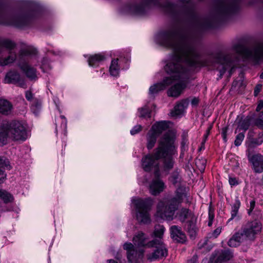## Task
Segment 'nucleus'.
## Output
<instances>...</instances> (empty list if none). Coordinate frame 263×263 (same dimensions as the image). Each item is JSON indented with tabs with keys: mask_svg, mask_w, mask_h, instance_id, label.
Masks as SVG:
<instances>
[{
	"mask_svg": "<svg viewBox=\"0 0 263 263\" xmlns=\"http://www.w3.org/2000/svg\"><path fill=\"white\" fill-rule=\"evenodd\" d=\"M180 6L168 0H130L122 9V13L137 16L146 15L154 6L161 8L166 13L186 24L181 26L174 25L158 33L156 42L172 50L171 61L165 67L171 74L162 82L154 84L149 88L148 95L154 98L160 91L175 83L167 91L169 96L178 97L186 87L189 79L188 66L193 68L203 66H212L219 72L221 79L227 70L231 77L236 67L237 58L230 53L219 51L205 59L201 55L196 44L199 31L213 27L216 22L237 13L239 9L237 0H216L213 15L208 17L200 16L196 12L191 0H178Z\"/></svg>",
	"mask_w": 263,
	"mask_h": 263,
	"instance_id": "obj_1",
	"label": "nucleus"
},
{
	"mask_svg": "<svg viewBox=\"0 0 263 263\" xmlns=\"http://www.w3.org/2000/svg\"><path fill=\"white\" fill-rule=\"evenodd\" d=\"M175 139L174 133L168 130L160 137L158 146L155 149L156 158L162 160V168L164 172H169L174 167L175 161L173 156L177 153Z\"/></svg>",
	"mask_w": 263,
	"mask_h": 263,
	"instance_id": "obj_2",
	"label": "nucleus"
},
{
	"mask_svg": "<svg viewBox=\"0 0 263 263\" xmlns=\"http://www.w3.org/2000/svg\"><path fill=\"white\" fill-rule=\"evenodd\" d=\"M23 4L25 10L6 12L0 9V24L18 28L28 26L36 14V9L34 4L29 0H24Z\"/></svg>",
	"mask_w": 263,
	"mask_h": 263,
	"instance_id": "obj_3",
	"label": "nucleus"
},
{
	"mask_svg": "<svg viewBox=\"0 0 263 263\" xmlns=\"http://www.w3.org/2000/svg\"><path fill=\"white\" fill-rule=\"evenodd\" d=\"M186 196V187L183 186H179L175 192V196L164 198L158 202L157 206V216L164 220H173L179 205Z\"/></svg>",
	"mask_w": 263,
	"mask_h": 263,
	"instance_id": "obj_4",
	"label": "nucleus"
},
{
	"mask_svg": "<svg viewBox=\"0 0 263 263\" xmlns=\"http://www.w3.org/2000/svg\"><path fill=\"white\" fill-rule=\"evenodd\" d=\"M9 138L14 141H25L27 138L25 125L21 121L14 120L0 126V141L4 144Z\"/></svg>",
	"mask_w": 263,
	"mask_h": 263,
	"instance_id": "obj_5",
	"label": "nucleus"
},
{
	"mask_svg": "<svg viewBox=\"0 0 263 263\" xmlns=\"http://www.w3.org/2000/svg\"><path fill=\"white\" fill-rule=\"evenodd\" d=\"M232 50L237 55L241 56L246 59H249L255 62H258L263 60V45L258 44L251 47L237 44L232 47Z\"/></svg>",
	"mask_w": 263,
	"mask_h": 263,
	"instance_id": "obj_6",
	"label": "nucleus"
},
{
	"mask_svg": "<svg viewBox=\"0 0 263 263\" xmlns=\"http://www.w3.org/2000/svg\"><path fill=\"white\" fill-rule=\"evenodd\" d=\"M16 44L9 39L0 38V66L13 63L16 59V53L13 49Z\"/></svg>",
	"mask_w": 263,
	"mask_h": 263,
	"instance_id": "obj_7",
	"label": "nucleus"
},
{
	"mask_svg": "<svg viewBox=\"0 0 263 263\" xmlns=\"http://www.w3.org/2000/svg\"><path fill=\"white\" fill-rule=\"evenodd\" d=\"M136 210L137 220L142 223H147L151 221L149 211L152 205V200L149 199L141 198L133 200Z\"/></svg>",
	"mask_w": 263,
	"mask_h": 263,
	"instance_id": "obj_8",
	"label": "nucleus"
},
{
	"mask_svg": "<svg viewBox=\"0 0 263 263\" xmlns=\"http://www.w3.org/2000/svg\"><path fill=\"white\" fill-rule=\"evenodd\" d=\"M32 53L33 51L31 49H22L19 53L18 66L27 78L31 81H35L38 79L36 69L23 59L24 57L29 56Z\"/></svg>",
	"mask_w": 263,
	"mask_h": 263,
	"instance_id": "obj_9",
	"label": "nucleus"
},
{
	"mask_svg": "<svg viewBox=\"0 0 263 263\" xmlns=\"http://www.w3.org/2000/svg\"><path fill=\"white\" fill-rule=\"evenodd\" d=\"M147 247L155 249L153 252L146 255L147 259L150 261L162 259L166 257L168 254L166 246L160 239H154L148 241Z\"/></svg>",
	"mask_w": 263,
	"mask_h": 263,
	"instance_id": "obj_10",
	"label": "nucleus"
},
{
	"mask_svg": "<svg viewBox=\"0 0 263 263\" xmlns=\"http://www.w3.org/2000/svg\"><path fill=\"white\" fill-rule=\"evenodd\" d=\"M261 230V223L256 220H254L249 221L245 225L242 226L240 231L246 239L254 240L256 235L260 232Z\"/></svg>",
	"mask_w": 263,
	"mask_h": 263,
	"instance_id": "obj_11",
	"label": "nucleus"
},
{
	"mask_svg": "<svg viewBox=\"0 0 263 263\" xmlns=\"http://www.w3.org/2000/svg\"><path fill=\"white\" fill-rule=\"evenodd\" d=\"M159 160V159L156 158L155 152L153 154L147 155L142 159V168L146 172L154 170L155 176L159 177L160 175Z\"/></svg>",
	"mask_w": 263,
	"mask_h": 263,
	"instance_id": "obj_12",
	"label": "nucleus"
},
{
	"mask_svg": "<svg viewBox=\"0 0 263 263\" xmlns=\"http://www.w3.org/2000/svg\"><path fill=\"white\" fill-rule=\"evenodd\" d=\"M123 248L127 251V258L130 263H142L144 255V250L139 249L137 250L131 243L126 242Z\"/></svg>",
	"mask_w": 263,
	"mask_h": 263,
	"instance_id": "obj_13",
	"label": "nucleus"
},
{
	"mask_svg": "<svg viewBox=\"0 0 263 263\" xmlns=\"http://www.w3.org/2000/svg\"><path fill=\"white\" fill-rule=\"evenodd\" d=\"M5 83L16 84L18 86L26 88L25 79L22 77L20 72L15 69H11L7 72L4 79Z\"/></svg>",
	"mask_w": 263,
	"mask_h": 263,
	"instance_id": "obj_14",
	"label": "nucleus"
},
{
	"mask_svg": "<svg viewBox=\"0 0 263 263\" xmlns=\"http://www.w3.org/2000/svg\"><path fill=\"white\" fill-rule=\"evenodd\" d=\"M159 177L155 176V178L149 184V192L152 195L154 196L159 195L166 187L165 183L160 179Z\"/></svg>",
	"mask_w": 263,
	"mask_h": 263,
	"instance_id": "obj_15",
	"label": "nucleus"
},
{
	"mask_svg": "<svg viewBox=\"0 0 263 263\" xmlns=\"http://www.w3.org/2000/svg\"><path fill=\"white\" fill-rule=\"evenodd\" d=\"M249 161L252 164L253 169L256 173H260L263 172V156L257 154L249 157Z\"/></svg>",
	"mask_w": 263,
	"mask_h": 263,
	"instance_id": "obj_16",
	"label": "nucleus"
},
{
	"mask_svg": "<svg viewBox=\"0 0 263 263\" xmlns=\"http://www.w3.org/2000/svg\"><path fill=\"white\" fill-rule=\"evenodd\" d=\"M171 236L173 240L177 242L183 243L186 240V236L181 231L180 228L177 226H173L170 228Z\"/></svg>",
	"mask_w": 263,
	"mask_h": 263,
	"instance_id": "obj_17",
	"label": "nucleus"
},
{
	"mask_svg": "<svg viewBox=\"0 0 263 263\" xmlns=\"http://www.w3.org/2000/svg\"><path fill=\"white\" fill-rule=\"evenodd\" d=\"M246 238L240 230L236 232L228 242V245L231 247H237L241 244Z\"/></svg>",
	"mask_w": 263,
	"mask_h": 263,
	"instance_id": "obj_18",
	"label": "nucleus"
},
{
	"mask_svg": "<svg viewBox=\"0 0 263 263\" xmlns=\"http://www.w3.org/2000/svg\"><path fill=\"white\" fill-rule=\"evenodd\" d=\"M240 206V201L238 197H236L235 200V202L232 205L231 211V218L228 220V222L232 220L235 221H239L241 219V215L239 214L238 211Z\"/></svg>",
	"mask_w": 263,
	"mask_h": 263,
	"instance_id": "obj_19",
	"label": "nucleus"
},
{
	"mask_svg": "<svg viewBox=\"0 0 263 263\" xmlns=\"http://www.w3.org/2000/svg\"><path fill=\"white\" fill-rule=\"evenodd\" d=\"M217 257L214 263H222L233 257V253L230 250H221L216 253Z\"/></svg>",
	"mask_w": 263,
	"mask_h": 263,
	"instance_id": "obj_20",
	"label": "nucleus"
},
{
	"mask_svg": "<svg viewBox=\"0 0 263 263\" xmlns=\"http://www.w3.org/2000/svg\"><path fill=\"white\" fill-rule=\"evenodd\" d=\"M147 237L142 232H139L133 237V242L135 246L140 247H147Z\"/></svg>",
	"mask_w": 263,
	"mask_h": 263,
	"instance_id": "obj_21",
	"label": "nucleus"
},
{
	"mask_svg": "<svg viewBox=\"0 0 263 263\" xmlns=\"http://www.w3.org/2000/svg\"><path fill=\"white\" fill-rule=\"evenodd\" d=\"M168 127V122L165 121H162L153 125L151 130L158 136H159L163 131L166 130Z\"/></svg>",
	"mask_w": 263,
	"mask_h": 263,
	"instance_id": "obj_22",
	"label": "nucleus"
},
{
	"mask_svg": "<svg viewBox=\"0 0 263 263\" xmlns=\"http://www.w3.org/2000/svg\"><path fill=\"white\" fill-rule=\"evenodd\" d=\"M12 109V104L7 100L0 99V113L8 115L11 112Z\"/></svg>",
	"mask_w": 263,
	"mask_h": 263,
	"instance_id": "obj_23",
	"label": "nucleus"
},
{
	"mask_svg": "<svg viewBox=\"0 0 263 263\" xmlns=\"http://www.w3.org/2000/svg\"><path fill=\"white\" fill-rule=\"evenodd\" d=\"M9 161L5 157H0V184L4 182L6 178V174L3 170V168L6 167L9 169L10 166L8 164Z\"/></svg>",
	"mask_w": 263,
	"mask_h": 263,
	"instance_id": "obj_24",
	"label": "nucleus"
},
{
	"mask_svg": "<svg viewBox=\"0 0 263 263\" xmlns=\"http://www.w3.org/2000/svg\"><path fill=\"white\" fill-rule=\"evenodd\" d=\"M189 102L187 100H182L179 102L175 107L174 110L172 112L173 116H178L181 115L184 109L187 107Z\"/></svg>",
	"mask_w": 263,
	"mask_h": 263,
	"instance_id": "obj_25",
	"label": "nucleus"
},
{
	"mask_svg": "<svg viewBox=\"0 0 263 263\" xmlns=\"http://www.w3.org/2000/svg\"><path fill=\"white\" fill-rule=\"evenodd\" d=\"M158 136L154 132L151 130H149L147 134V147L148 149L154 147Z\"/></svg>",
	"mask_w": 263,
	"mask_h": 263,
	"instance_id": "obj_26",
	"label": "nucleus"
},
{
	"mask_svg": "<svg viewBox=\"0 0 263 263\" xmlns=\"http://www.w3.org/2000/svg\"><path fill=\"white\" fill-rule=\"evenodd\" d=\"M185 228L191 238H193L195 237L197 229L194 219L187 222Z\"/></svg>",
	"mask_w": 263,
	"mask_h": 263,
	"instance_id": "obj_27",
	"label": "nucleus"
},
{
	"mask_svg": "<svg viewBox=\"0 0 263 263\" xmlns=\"http://www.w3.org/2000/svg\"><path fill=\"white\" fill-rule=\"evenodd\" d=\"M169 180L172 183V184L175 185L179 184L182 181L180 171L178 169L175 170L172 173Z\"/></svg>",
	"mask_w": 263,
	"mask_h": 263,
	"instance_id": "obj_28",
	"label": "nucleus"
},
{
	"mask_svg": "<svg viewBox=\"0 0 263 263\" xmlns=\"http://www.w3.org/2000/svg\"><path fill=\"white\" fill-rule=\"evenodd\" d=\"M105 57L101 54H96L89 57L88 62L89 66L95 67L98 65L99 62L103 61Z\"/></svg>",
	"mask_w": 263,
	"mask_h": 263,
	"instance_id": "obj_29",
	"label": "nucleus"
},
{
	"mask_svg": "<svg viewBox=\"0 0 263 263\" xmlns=\"http://www.w3.org/2000/svg\"><path fill=\"white\" fill-rule=\"evenodd\" d=\"M262 109H263V101H260L256 107V110L259 111ZM255 124L258 127L263 128V110L259 115L258 118L256 120Z\"/></svg>",
	"mask_w": 263,
	"mask_h": 263,
	"instance_id": "obj_30",
	"label": "nucleus"
},
{
	"mask_svg": "<svg viewBox=\"0 0 263 263\" xmlns=\"http://www.w3.org/2000/svg\"><path fill=\"white\" fill-rule=\"evenodd\" d=\"M118 59H114L112 60L109 68V72L112 76L117 77L119 73V66L118 63Z\"/></svg>",
	"mask_w": 263,
	"mask_h": 263,
	"instance_id": "obj_31",
	"label": "nucleus"
},
{
	"mask_svg": "<svg viewBox=\"0 0 263 263\" xmlns=\"http://www.w3.org/2000/svg\"><path fill=\"white\" fill-rule=\"evenodd\" d=\"M251 122V118L247 117L243 119L240 121L238 123V128L240 129L243 130L245 133L249 127Z\"/></svg>",
	"mask_w": 263,
	"mask_h": 263,
	"instance_id": "obj_32",
	"label": "nucleus"
},
{
	"mask_svg": "<svg viewBox=\"0 0 263 263\" xmlns=\"http://www.w3.org/2000/svg\"><path fill=\"white\" fill-rule=\"evenodd\" d=\"M151 111L147 106H144L138 109V116L141 118H151Z\"/></svg>",
	"mask_w": 263,
	"mask_h": 263,
	"instance_id": "obj_33",
	"label": "nucleus"
},
{
	"mask_svg": "<svg viewBox=\"0 0 263 263\" xmlns=\"http://www.w3.org/2000/svg\"><path fill=\"white\" fill-rule=\"evenodd\" d=\"M164 229V227L162 225L156 226L154 231V235L155 237L154 239H160L162 240Z\"/></svg>",
	"mask_w": 263,
	"mask_h": 263,
	"instance_id": "obj_34",
	"label": "nucleus"
},
{
	"mask_svg": "<svg viewBox=\"0 0 263 263\" xmlns=\"http://www.w3.org/2000/svg\"><path fill=\"white\" fill-rule=\"evenodd\" d=\"M188 149V140L185 135L182 136V141L181 143V154L180 156L183 157L184 153Z\"/></svg>",
	"mask_w": 263,
	"mask_h": 263,
	"instance_id": "obj_35",
	"label": "nucleus"
},
{
	"mask_svg": "<svg viewBox=\"0 0 263 263\" xmlns=\"http://www.w3.org/2000/svg\"><path fill=\"white\" fill-rule=\"evenodd\" d=\"M0 198L3 200L4 202L7 203L13 200L11 195L7 191L0 190Z\"/></svg>",
	"mask_w": 263,
	"mask_h": 263,
	"instance_id": "obj_36",
	"label": "nucleus"
},
{
	"mask_svg": "<svg viewBox=\"0 0 263 263\" xmlns=\"http://www.w3.org/2000/svg\"><path fill=\"white\" fill-rule=\"evenodd\" d=\"M189 214V210L183 208L181 210L180 213L179 215V219L181 222H184L187 218Z\"/></svg>",
	"mask_w": 263,
	"mask_h": 263,
	"instance_id": "obj_37",
	"label": "nucleus"
},
{
	"mask_svg": "<svg viewBox=\"0 0 263 263\" xmlns=\"http://www.w3.org/2000/svg\"><path fill=\"white\" fill-rule=\"evenodd\" d=\"M245 138V133H241L238 134L236 137L234 141V144L238 146H239Z\"/></svg>",
	"mask_w": 263,
	"mask_h": 263,
	"instance_id": "obj_38",
	"label": "nucleus"
},
{
	"mask_svg": "<svg viewBox=\"0 0 263 263\" xmlns=\"http://www.w3.org/2000/svg\"><path fill=\"white\" fill-rule=\"evenodd\" d=\"M206 161L204 159H199L196 161V165L199 168L200 171H204Z\"/></svg>",
	"mask_w": 263,
	"mask_h": 263,
	"instance_id": "obj_39",
	"label": "nucleus"
},
{
	"mask_svg": "<svg viewBox=\"0 0 263 263\" xmlns=\"http://www.w3.org/2000/svg\"><path fill=\"white\" fill-rule=\"evenodd\" d=\"M252 142L257 145L261 144L263 142V132L259 134L258 138L253 139Z\"/></svg>",
	"mask_w": 263,
	"mask_h": 263,
	"instance_id": "obj_40",
	"label": "nucleus"
},
{
	"mask_svg": "<svg viewBox=\"0 0 263 263\" xmlns=\"http://www.w3.org/2000/svg\"><path fill=\"white\" fill-rule=\"evenodd\" d=\"M142 129V126L140 125H137L135 126L133 129L130 130V134L132 135H134L137 133H138L139 132L141 131Z\"/></svg>",
	"mask_w": 263,
	"mask_h": 263,
	"instance_id": "obj_41",
	"label": "nucleus"
},
{
	"mask_svg": "<svg viewBox=\"0 0 263 263\" xmlns=\"http://www.w3.org/2000/svg\"><path fill=\"white\" fill-rule=\"evenodd\" d=\"M261 88L262 85L261 84H258L255 86L254 91V95L255 97H256L258 95V93H259L261 89Z\"/></svg>",
	"mask_w": 263,
	"mask_h": 263,
	"instance_id": "obj_42",
	"label": "nucleus"
},
{
	"mask_svg": "<svg viewBox=\"0 0 263 263\" xmlns=\"http://www.w3.org/2000/svg\"><path fill=\"white\" fill-rule=\"evenodd\" d=\"M255 205V202L254 200H251L250 202V206L248 213L249 215H251V212L254 209Z\"/></svg>",
	"mask_w": 263,
	"mask_h": 263,
	"instance_id": "obj_43",
	"label": "nucleus"
},
{
	"mask_svg": "<svg viewBox=\"0 0 263 263\" xmlns=\"http://www.w3.org/2000/svg\"><path fill=\"white\" fill-rule=\"evenodd\" d=\"M25 97L28 101H31L33 98V94L30 91H27L25 93Z\"/></svg>",
	"mask_w": 263,
	"mask_h": 263,
	"instance_id": "obj_44",
	"label": "nucleus"
},
{
	"mask_svg": "<svg viewBox=\"0 0 263 263\" xmlns=\"http://www.w3.org/2000/svg\"><path fill=\"white\" fill-rule=\"evenodd\" d=\"M214 218V211L211 209V208H209V220H213Z\"/></svg>",
	"mask_w": 263,
	"mask_h": 263,
	"instance_id": "obj_45",
	"label": "nucleus"
},
{
	"mask_svg": "<svg viewBox=\"0 0 263 263\" xmlns=\"http://www.w3.org/2000/svg\"><path fill=\"white\" fill-rule=\"evenodd\" d=\"M221 229L217 228L212 233V235L214 237L216 238L220 233Z\"/></svg>",
	"mask_w": 263,
	"mask_h": 263,
	"instance_id": "obj_46",
	"label": "nucleus"
},
{
	"mask_svg": "<svg viewBox=\"0 0 263 263\" xmlns=\"http://www.w3.org/2000/svg\"><path fill=\"white\" fill-rule=\"evenodd\" d=\"M188 263H198V257L194 255L192 258L188 261Z\"/></svg>",
	"mask_w": 263,
	"mask_h": 263,
	"instance_id": "obj_47",
	"label": "nucleus"
},
{
	"mask_svg": "<svg viewBox=\"0 0 263 263\" xmlns=\"http://www.w3.org/2000/svg\"><path fill=\"white\" fill-rule=\"evenodd\" d=\"M229 183H230V185H235L237 184V181L235 178L230 177L229 178Z\"/></svg>",
	"mask_w": 263,
	"mask_h": 263,
	"instance_id": "obj_48",
	"label": "nucleus"
},
{
	"mask_svg": "<svg viewBox=\"0 0 263 263\" xmlns=\"http://www.w3.org/2000/svg\"><path fill=\"white\" fill-rule=\"evenodd\" d=\"M242 84V82H239V81H234L233 83V86L236 87L237 85H239V86H241Z\"/></svg>",
	"mask_w": 263,
	"mask_h": 263,
	"instance_id": "obj_49",
	"label": "nucleus"
},
{
	"mask_svg": "<svg viewBox=\"0 0 263 263\" xmlns=\"http://www.w3.org/2000/svg\"><path fill=\"white\" fill-rule=\"evenodd\" d=\"M198 99L196 98H194L192 100L191 103L193 105H196L198 103Z\"/></svg>",
	"mask_w": 263,
	"mask_h": 263,
	"instance_id": "obj_50",
	"label": "nucleus"
},
{
	"mask_svg": "<svg viewBox=\"0 0 263 263\" xmlns=\"http://www.w3.org/2000/svg\"><path fill=\"white\" fill-rule=\"evenodd\" d=\"M107 263H118V262L113 259H108L107 260Z\"/></svg>",
	"mask_w": 263,
	"mask_h": 263,
	"instance_id": "obj_51",
	"label": "nucleus"
},
{
	"mask_svg": "<svg viewBox=\"0 0 263 263\" xmlns=\"http://www.w3.org/2000/svg\"><path fill=\"white\" fill-rule=\"evenodd\" d=\"M210 128H209L208 129V130L206 132V134L204 135L205 139H206L207 138L208 136H209V133H210Z\"/></svg>",
	"mask_w": 263,
	"mask_h": 263,
	"instance_id": "obj_52",
	"label": "nucleus"
},
{
	"mask_svg": "<svg viewBox=\"0 0 263 263\" xmlns=\"http://www.w3.org/2000/svg\"><path fill=\"white\" fill-rule=\"evenodd\" d=\"M212 222H213L212 220H209L208 226H210V227L211 226L212 224Z\"/></svg>",
	"mask_w": 263,
	"mask_h": 263,
	"instance_id": "obj_53",
	"label": "nucleus"
},
{
	"mask_svg": "<svg viewBox=\"0 0 263 263\" xmlns=\"http://www.w3.org/2000/svg\"><path fill=\"white\" fill-rule=\"evenodd\" d=\"M260 78L261 79H263V72L260 74Z\"/></svg>",
	"mask_w": 263,
	"mask_h": 263,
	"instance_id": "obj_54",
	"label": "nucleus"
},
{
	"mask_svg": "<svg viewBox=\"0 0 263 263\" xmlns=\"http://www.w3.org/2000/svg\"><path fill=\"white\" fill-rule=\"evenodd\" d=\"M223 139H224V140H226V135H225V134H223Z\"/></svg>",
	"mask_w": 263,
	"mask_h": 263,
	"instance_id": "obj_55",
	"label": "nucleus"
},
{
	"mask_svg": "<svg viewBox=\"0 0 263 263\" xmlns=\"http://www.w3.org/2000/svg\"><path fill=\"white\" fill-rule=\"evenodd\" d=\"M117 259L120 260V257L118 256V257H117Z\"/></svg>",
	"mask_w": 263,
	"mask_h": 263,
	"instance_id": "obj_56",
	"label": "nucleus"
},
{
	"mask_svg": "<svg viewBox=\"0 0 263 263\" xmlns=\"http://www.w3.org/2000/svg\"><path fill=\"white\" fill-rule=\"evenodd\" d=\"M240 79H242V78H240ZM239 82H241V81H242V80H239Z\"/></svg>",
	"mask_w": 263,
	"mask_h": 263,
	"instance_id": "obj_57",
	"label": "nucleus"
},
{
	"mask_svg": "<svg viewBox=\"0 0 263 263\" xmlns=\"http://www.w3.org/2000/svg\"><path fill=\"white\" fill-rule=\"evenodd\" d=\"M61 117H62V118L65 119L64 117V116H61Z\"/></svg>",
	"mask_w": 263,
	"mask_h": 263,
	"instance_id": "obj_58",
	"label": "nucleus"
}]
</instances>
